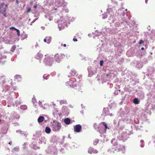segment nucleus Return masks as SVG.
Here are the masks:
<instances>
[{
	"instance_id": "f257e3e1",
	"label": "nucleus",
	"mask_w": 155,
	"mask_h": 155,
	"mask_svg": "<svg viewBox=\"0 0 155 155\" xmlns=\"http://www.w3.org/2000/svg\"><path fill=\"white\" fill-rule=\"evenodd\" d=\"M69 56L65 55L64 54H57L54 56V60L57 62H60L63 59H68Z\"/></svg>"
},
{
	"instance_id": "f03ea898",
	"label": "nucleus",
	"mask_w": 155,
	"mask_h": 155,
	"mask_svg": "<svg viewBox=\"0 0 155 155\" xmlns=\"http://www.w3.org/2000/svg\"><path fill=\"white\" fill-rule=\"evenodd\" d=\"M52 127L55 131H58L61 129V125L59 122L57 121L54 120L52 123Z\"/></svg>"
},
{
	"instance_id": "7ed1b4c3",
	"label": "nucleus",
	"mask_w": 155,
	"mask_h": 155,
	"mask_svg": "<svg viewBox=\"0 0 155 155\" xmlns=\"http://www.w3.org/2000/svg\"><path fill=\"white\" fill-rule=\"evenodd\" d=\"M53 61V58L51 57L47 56L44 59V62L47 65H52Z\"/></svg>"
},
{
	"instance_id": "20e7f679",
	"label": "nucleus",
	"mask_w": 155,
	"mask_h": 155,
	"mask_svg": "<svg viewBox=\"0 0 155 155\" xmlns=\"http://www.w3.org/2000/svg\"><path fill=\"white\" fill-rule=\"evenodd\" d=\"M7 5L3 3L0 6V12L3 13L6 10Z\"/></svg>"
},
{
	"instance_id": "39448f33",
	"label": "nucleus",
	"mask_w": 155,
	"mask_h": 155,
	"mask_svg": "<svg viewBox=\"0 0 155 155\" xmlns=\"http://www.w3.org/2000/svg\"><path fill=\"white\" fill-rule=\"evenodd\" d=\"M81 127L80 124L75 125L74 127V131L78 133L80 132L81 130Z\"/></svg>"
},
{
	"instance_id": "423d86ee",
	"label": "nucleus",
	"mask_w": 155,
	"mask_h": 155,
	"mask_svg": "<svg viewBox=\"0 0 155 155\" xmlns=\"http://www.w3.org/2000/svg\"><path fill=\"white\" fill-rule=\"evenodd\" d=\"M55 4L58 7L61 6L62 4V0H55Z\"/></svg>"
},
{
	"instance_id": "0eeeda50",
	"label": "nucleus",
	"mask_w": 155,
	"mask_h": 155,
	"mask_svg": "<svg viewBox=\"0 0 155 155\" xmlns=\"http://www.w3.org/2000/svg\"><path fill=\"white\" fill-rule=\"evenodd\" d=\"M102 124L104 127L105 128L104 130V133H105L106 131V129H109V128L108 127L107 125L105 122H101L100 123V124Z\"/></svg>"
},
{
	"instance_id": "6e6552de",
	"label": "nucleus",
	"mask_w": 155,
	"mask_h": 155,
	"mask_svg": "<svg viewBox=\"0 0 155 155\" xmlns=\"http://www.w3.org/2000/svg\"><path fill=\"white\" fill-rule=\"evenodd\" d=\"M76 73L75 71H71L70 73L69 74L68 76L69 77H71L75 76L76 74Z\"/></svg>"
},
{
	"instance_id": "1a4fd4ad",
	"label": "nucleus",
	"mask_w": 155,
	"mask_h": 155,
	"mask_svg": "<svg viewBox=\"0 0 155 155\" xmlns=\"http://www.w3.org/2000/svg\"><path fill=\"white\" fill-rule=\"evenodd\" d=\"M45 117L42 116L39 117L38 119V121L39 123L42 122L45 120Z\"/></svg>"
},
{
	"instance_id": "9d476101",
	"label": "nucleus",
	"mask_w": 155,
	"mask_h": 155,
	"mask_svg": "<svg viewBox=\"0 0 155 155\" xmlns=\"http://www.w3.org/2000/svg\"><path fill=\"white\" fill-rule=\"evenodd\" d=\"M70 119L68 118L65 119L64 120V122L66 124H69L70 123Z\"/></svg>"
},
{
	"instance_id": "9b49d317",
	"label": "nucleus",
	"mask_w": 155,
	"mask_h": 155,
	"mask_svg": "<svg viewBox=\"0 0 155 155\" xmlns=\"http://www.w3.org/2000/svg\"><path fill=\"white\" fill-rule=\"evenodd\" d=\"M77 83L74 81L72 82L71 87L74 88L76 87L77 86Z\"/></svg>"
},
{
	"instance_id": "f8f14e48",
	"label": "nucleus",
	"mask_w": 155,
	"mask_h": 155,
	"mask_svg": "<svg viewBox=\"0 0 155 155\" xmlns=\"http://www.w3.org/2000/svg\"><path fill=\"white\" fill-rule=\"evenodd\" d=\"M43 55L42 54L39 53H38L36 55V58L39 60L42 57Z\"/></svg>"
},
{
	"instance_id": "ddd939ff",
	"label": "nucleus",
	"mask_w": 155,
	"mask_h": 155,
	"mask_svg": "<svg viewBox=\"0 0 155 155\" xmlns=\"http://www.w3.org/2000/svg\"><path fill=\"white\" fill-rule=\"evenodd\" d=\"M51 131V130L50 128L48 127H46L45 129V132L47 134H49Z\"/></svg>"
},
{
	"instance_id": "4468645a",
	"label": "nucleus",
	"mask_w": 155,
	"mask_h": 155,
	"mask_svg": "<svg viewBox=\"0 0 155 155\" xmlns=\"http://www.w3.org/2000/svg\"><path fill=\"white\" fill-rule=\"evenodd\" d=\"M140 101L137 98H135L133 100V103L135 104H138L139 103Z\"/></svg>"
},
{
	"instance_id": "2eb2a0df",
	"label": "nucleus",
	"mask_w": 155,
	"mask_h": 155,
	"mask_svg": "<svg viewBox=\"0 0 155 155\" xmlns=\"http://www.w3.org/2000/svg\"><path fill=\"white\" fill-rule=\"evenodd\" d=\"M45 38L46 40H47V43H49L51 41V38L50 36H47L45 37Z\"/></svg>"
},
{
	"instance_id": "dca6fc26",
	"label": "nucleus",
	"mask_w": 155,
	"mask_h": 155,
	"mask_svg": "<svg viewBox=\"0 0 155 155\" xmlns=\"http://www.w3.org/2000/svg\"><path fill=\"white\" fill-rule=\"evenodd\" d=\"M72 81L71 80H70L69 81L67 82L66 83V85L68 86H69L70 87H71Z\"/></svg>"
},
{
	"instance_id": "f3484780",
	"label": "nucleus",
	"mask_w": 155,
	"mask_h": 155,
	"mask_svg": "<svg viewBox=\"0 0 155 155\" xmlns=\"http://www.w3.org/2000/svg\"><path fill=\"white\" fill-rule=\"evenodd\" d=\"M103 63L104 61L103 60H101L100 61V64L101 66H102L103 65Z\"/></svg>"
},
{
	"instance_id": "a211bd4d",
	"label": "nucleus",
	"mask_w": 155,
	"mask_h": 155,
	"mask_svg": "<svg viewBox=\"0 0 155 155\" xmlns=\"http://www.w3.org/2000/svg\"><path fill=\"white\" fill-rule=\"evenodd\" d=\"M16 31L17 33V35L18 36H19L20 35V32L19 30L18 29H16Z\"/></svg>"
},
{
	"instance_id": "6ab92c4d",
	"label": "nucleus",
	"mask_w": 155,
	"mask_h": 155,
	"mask_svg": "<svg viewBox=\"0 0 155 155\" xmlns=\"http://www.w3.org/2000/svg\"><path fill=\"white\" fill-rule=\"evenodd\" d=\"M10 29L11 30H16V29L15 27H11V28H10Z\"/></svg>"
},
{
	"instance_id": "aec40b11",
	"label": "nucleus",
	"mask_w": 155,
	"mask_h": 155,
	"mask_svg": "<svg viewBox=\"0 0 155 155\" xmlns=\"http://www.w3.org/2000/svg\"><path fill=\"white\" fill-rule=\"evenodd\" d=\"M144 42V41H143L142 40H140L139 44L140 45H141Z\"/></svg>"
},
{
	"instance_id": "412c9836",
	"label": "nucleus",
	"mask_w": 155,
	"mask_h": 155,
	"mask_svg": "<svg viewBox=\"0 0 155 155\" xmlns=\"http://www.w3.org/2000/svg\"><path fill=\"white\" fill-rule=\"evenodd\" d=\"M31 11V8H28L27 9V12H30Z\"/></svg>"
},
{
	"instance_id": "4be33fe9",
	"label": "nucleus",
	"mask_w": 155,
	"mask_h": 155,
	"mask_svg": "<svg viewBox=\"0 0 155 155\" xmlns=\"http://www.w3.org/2000/svg\"><path fill=\"white\" fill-rule=\"evenodd\" d=\"M15 78H20V76L18 75H16L15 76Z\"/></svg>"
},
{
	"instance_id": "5701e85b",
	"label": "nucleus",
	"mask_w": 155,
	"mask_h": 155,
	"mask_svg": "<svg viewBox=\"0 0 155 155\" xmlns=\"http://www.w3.org/2000/svg\"><path fill=\"white\" fill-rule=\"evenodd\" d=\"M73 41H78L77 39L74 38H73Z\"/></svg>"
},
{
	"instance_id": "b1692460",
	"label": "nucleus",
	"mask_w": 155,
	"mask_h": 155,
	"mask_svg": "<svg viewBox=\"0 0 155 155\" xmlns=\"http://www.w3.org/2000/svg\"><path fill=\"white\" fill-rule=\"evenodd\" d=\"M44 41L45 42H47V40H46L45 38L44 39Z\"/></svg>"
},
{
	"instance_id": "393cba45",
	"label": "nucleus",
	"mask_w": 155,
	"mask_h": 155,
	"mask_svg": "<svg viewBox=\"0 0 155 155\" xmlns=\"http://www.w3.org/2000/svg\"><path fill=\"white\" fill-rule=\"evenodd\" d=\"M16 3H17V4H18V0H16Z\"/></svg>"
},
{
	"instance_id": "a878e982",
	"label": "nucleus",
	"mask_w": 155,
	"mask_h": 155,
	"mask_svg": "<svg viewBox=\"0 0 155 155\" xmlns=\"http://www.w3.org/2000/svg\"><path fill=\"white\" fill-rule=\"evenodd\" d=\"M34 7L35 8H37V5H34Z\"/></svg>"
},
{
	"instance_id": "bb28decb",
	"label": "nucleus",
	"mask_w": 155,
	"mask_h": 155,
	"mask_svg": "<svg viewBox=\"0 0 155 155\" xmlns=\"http://www.w3.org/2000/svg\"><path fill=\"white\" fill-rule=\"evenodd\" d=\"M148 0H145V2L147 4L148 3Z\"/></svg>"
},
{
	"instance_id": "cd10ccee",
	"label": "nucleus",
	"mask_w": 155,
	"mask_h": 155,
	"mask_svg": "<svg viewBox=\"0 0 155 155\" xmlns=\"http://www.w3.org/2000/svg\"><path fill=\"white\" fill-rule=\"evenodd\" d=\"M63 46L64 47H66V45L65 44H64L63 45Z\"/></svg>"
},
{
	"instance_id": "c85d7f7f",
	"label": "nucleus",
	"mask_w": 155,
	"mask_h": 155,
	"mask_svg": "<svg viewBox=\"0 0 155 155\" xmlns=\"http://www.w3.org/2000/svg\"><path fill=\"white\" fill-rule=\"evenodd\" d=\"M141 50H143L144 49V48L143 47H142L141 48Z\"/></svg>"
},
{
	"instance_id": "c756f323",
	"label": "nucleus",
	"mask_w": 155,
	"mask_h": 155,
	"mask_svg": "<svg viewBox=\"0 0 155 155\" xmlns=\"http://www.w3.org/2000/svg\"><path fill=\"white\" fill-rule=\"evenodd\" d=\"M143 146H144L143 145V144H142V145H141V147H143Z\"/></svg>"
},
{
	"instance_id": "7c9ffc66",
	"label": "nucleus",
	"mask_w": 155,
	"mask_h": 155,
	"mask_svg": "<svg viewBox=\"0 0 155 155\" xmlns=\"http://www.w3.org/2000/svg\"><path fill=\"white\" fill-rule=\"evenodd\" d=\"M8 144H9L11 145V142H9V143H8Z\"/></svg>"
},
{
	"instance_id": "2f4dec72",
	"label": "nucleus",
	"mask_w": 155,
	"mask_h": 155,
	"mask_svg": "<svg viewBox=\"0 0 155 155\" xmlns=\"http://www.w3.org/2000/svg\"><path fill=\"white\" fill-rule=\"evenodd\" d=\"M109 74H107L106 76H109Z\"/></svg>"
},
{
	"instance_id": "473e14b6",
	"label": "nucleus",
	"mask_w": 155,
	"mask_h": 155,
	"mask_svg": "<svg viewBox=\"0 0 155 155\" xmlns=\"http://www.w3.org/2000/svg\"><path fill=\"white\" fill-rule=\"evenodd\" d=\"M136 42V41H134V42H133V43H135Z\"/></svg>"
},
{
	"instance_id": "72a5a7b5",
	"label": "nucleus",
	"mask_w": 155,
	"mask_h": 155,
	"mask_svg": "<svg viewBox=\"0 0 155 155\" xmlns=\"http://www.w3.org/2000/svg\"><path fill=\"white\" fill-rule=\"evenodd\" d=\"M31 3V4H32L33 3V2H31V3Z\"/></svg>"
},
{
	"instance_id": "f704fd0d",
	"label": "nucleus",
	"mask_w": 155,
	"mask_h": 155,
	"mask_svg": "<svg viewBox=\"0 0 155 155\" xmlns=\"http://www.w3.org/2000/svg\"><path fill=\"white\" fill-rule=\"evenodd\" d=\"M45 75H44L43 76V77L44 78H45Z\"/></svg>"
},
{
	"instance_id": "c9c22d12",
	"label": "nucleus",
	"mask_w": 155,
	"mask_h": 155,
	"mask_svg": "<svg viewBox=\"0 0 155 155\" xmlns=\"http://www.w3.org/2000/svg\"><path fill=\"white\" fill-rule=\"evenodd\" d=\"M125 11H127V9H126L125 10Z\"/></svg>"
},
{
	"instance_id": "e433bc0d",
	"label": "nucleus",
	"mask_w": 155,
	"mask_h": 155,
	"mask_svg": "<svg viewBox=\"0 0 155 155\" xmlns=\"http://www.w3.org/2000/svg\"><path fill=\"white\" fill-rule=\"evenodd\" d=\"M63 45V44H61V45Z\"/></svg>"
},
{
	"instance_id": "4c0bfd02",
	"label": "nucleus",
	"mask_w": 155,
	"mask_h": 155,
	"mask_svg": "<svg viewBox=\"0 0 155 155\" xmlns=\"http://www.w3.org/2000/svg\"><path fill=\"white\" fill-rule=\"evenodd\" d=\"M0 121H1V120H0Z\"/></svg>"
}]
</instances>
